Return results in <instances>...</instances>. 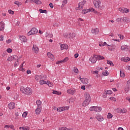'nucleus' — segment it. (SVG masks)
<instances>
[{"instance_id": "18", "label": "nucleus", "mask_w": 130, "mask_h": 130, "mask_svg": "<svg viewBox=\"0 0 130 130\" xmlns=\"http://www.w3.org/2000/svg\"><path fill=\"white\" fill-rule=\"evenodd\" d=\"M5 30V23L4 22H0V31Z\"/></svg>"}, {"instance_id": "15", "label": "nucleus", "mask_w": 130, "mask_h": 130, "mask_svg": "<svg viewBox=\"0 0 130 130\" xmlns=\"http://www.w3.org/2000/svg\"><path fill=\"white\" fill-rule=\"evenodd\" d=\"M19 39L21 41H22V42H27V38L24 36H19Z\"/></svg>"}, {"instance_id": "48", "label": "nucleus", "mask_w": 130, "mask_h": 130, "mask_svg": "<svg viewBox=\"0 0 130 130\" xmlns=\"http://www.w3.org/2000/svg\"><path fill=\"white\" fill-rule=\"evenodd\" d=\"M27 114H28V112H23V113L22 114V117H26Z\"/></svg>"}, {"instance_id": "31", "label": "nucleus", "mask_w": 130, "mask_h": 130, "mask_svg": "<svg viewBox=\"0 0 130 130\" xmlns=\"http://www.w3.org/2000/svg\"><path fill=\"white\" fill-rule=\"evenodd\" d=\"M107 63L108 64H110L111 66H112L113 67H114V64H113V62L110 60H107Z\"/></svg>"}, {"instance_id": "26", "label": "nucleus", "mask_w": 130, "mask_h": 130, "mask_svg": "<svg viewBox=\"0 0 130 130\" xmlns=\"http://www.w3.org/2000/svg\"><path fill=\"white\" fill-rule=\"evenodd\" d=\"M101 110H102V108H101V107H95V111L96 112H100Z\"/></svg>"}, {"instance_id": "4", "label": "nucleus", "mask_w": 130, "mask_h": 130, "mask_svg": "<svg viewBox=\"0 0 130 130\" xmlns=\"http://www.w3.org/2000/svg\"><path fill=\"white\" fill-rule=\"evenodd\" d=\"M69 107H60L57 109V111L60 112L61 111H64V110H69Z\"/></svg>"}, {"instance_id": "60", "label": "nucleus", "mask_w": 130, "mask_h": 130, "mask_svg": "<svg viewBox=\"0 0 130 130\" xmlns=\"http://www.w3.org/2000/svg\"><path fill=\"white\" fill-rule=\"evenodd\" d=\"M26 74H27V75H29V74H31V70H27V71H26Z\"/></svg>"}, {"instance_id": "47", "label": "nucleus", "mask_w": 130, "mask_h": 130, "mask_svg": "<svg viewBox=\"0 0 130 130\" xmlns=\"http://www.w3.org/2000/svg\"><path fill=\"white\" fill-rule=\"evenodd\" d=\"M89 12H94V13H97V11H95V9L94 8H90L88 9Z\"/></svg>"}, {"instance_id": "46", "label": "nucleus", "mask_w": 130, "mask_h": 130, "mask_svg": "<svg viewBox=\"0 0 130 130\" xmlns=\"http://www.w3.org/2000/svg\"><path fill=\"white\" fill-rule=\"evenodd\" d=\"M121 21L124 22H126V20H127V18L126 17L121 18Z\"/></svg>"}, {"instance_id": "64", "label": "nucleus", "mask_w": 130, "mask_h": 130, "mask_svg": "<svg viewBox=\"0 0 130 130\" xmlns=\"http://www.w3.org/2000/svg\"><path fill=\"white\" fill-rule=\"evenodd\" d=\"M30 128L28 126L24 127V130H29Z\"/></svg>"}, {"instance_id": "34", "label": "nucleus", "mask_w": 130, "mask_h": 130, "mask_svg": "<svg viewBox=\"0 0 130 130\" xmlns=\"http://www.w3.org/2000/svg\"><path fill=\"white\" fill-rule=\"evenodd\" d=\"M41 78V76H40L39 75H36L35 76V79L36 81H39V80H40Z\"/></svg>"}, {"instance_id": "55", "label": "nucleus", "mask_w": 130, "mask_h": 130, "mask_svg": "<svg viewBox=\"0 0 130 130\" xmlns=\"http://www.w3.org/2000/svg\"><path fill=\"white\" fill-rule=\"evenodd\" d=\"M8 13H9V14H11V15H14V11H13L12 10H9L8 11Z\"/></svg>"}, {"instance_id": "12", "label": "nucleus", "mask_w": 130, "mask_h": 130, "mask_svg": "<svg viewBox=\"0 0 130 130\" xmlns=\"http://www.w3.org/2000/svg\"><path fill=\"white\" fill-rule=\"evenodd\" d=\"M80 81L83 83V84H88V83H89V80L87 78H80Z\"/></svg>"}, {"instance_id": "27", "label": "nucleus", "mask_w": 130, "mask_h": 130, "mask_svg": "<svg viewBox=\"0 0 130 130\" xmlns=\"http://www.w3.org/2000/svg\"><path fill=\"white\" fill-rule=\"evenodd\" d=\"M96 119L97 120L99 121H103V117L101 116H99L98 115L97 117H96Z\"/></svg>"}, {"instance_id": "40", "label": "nucleus", "mask_w": 130, "mask_h": 130, "mask_svg": "<svg viewBox=\"0 0 130 130\" xmlns=\"http://www.w3.org/2000/svg\"><path fill=\"white\" fill-rule=\"evenodd\" d=\"M52 93L55 94L56 95H60V92L56 90H53Z\"/></svg>"}, {"instance_id": "30", "label": "nucleus", "mask_w": 130, "mask_h": 130, "mask_svg": "<svg viewBox=\"0 0 130 130\" xmlns=\"http://www.w3.org/2000/svg\"><path fill=\"white\" fill-rule=\"evenodd\" d=\"M39 11L40 13H44L45 14H47V11L46 10H43L42 9H40Z\"/></svg>"}, {"instance_id": "35", "label": "nucleus", "mask_w": 130, "mask_h": 130, "mask_svg": "<svg viewBox=\"0 0 130 130\" xmlns=\"http://www.w3.org/2000/svg\"><path fill=\"white\" fill-rule=\"evenodd\" d=\"M110 46L112 47V48H110L108 47L109 50H111V51L113 50V49H115V45H110Z\"/></svg>"}, {"instance_id": "9", "label": "nucleus", "mask_w": 130, "mask_h": 130, "mask_svg": "<svg viewBox=\"0 0 130 130\" xmlns=\"http://www.w3.org/2000/svg\"><path fill=\"white\" fill-rule=\"evenodd\" d=\"M84 96L85 98V100H87V101H91V96H90V94L88 92H85L84 93Z\"/></svg>"}, {"instance_id": "49", "label": "nucleus", "mask_w": 130, "mask_h": 130, "mask_svg": "<svg viewBox=\"0 0 130 130\" xmlns=\"http://www.w3.org/2000/svg\"><path fill=\"white\" fill-rule=\"evenodd\" d=\"M7 60L8 61H12V60H14L13 59V56H11L10 57H9L8 59Z\"/></svg>"}, {"instance_id": "7", "label": "nucleus", "mask_w": 130, "mask_h": 130, "mask_svg": "<svg viewBox=\"0 0 130 130\" xmlns=\"http://www.w3.org/2000/svg\"><path fill=\"white\" fill-rule=\"evenodd\" d=\"M101 5V2L100 1H95L94 2V5L96 9H99Z\"/></svg>"}, {"instance_id": "10", "label": "nucleus", "mask_w": 130, "mask_h": 130, "mask_svg": "<svg viewBox=\"0 0 130 130\" xmlns=\"http://www.w3.org/2000/svg\"><path fill=\"white\" fill-rule=\"evenodd\" d=\"M91 33L92 34H95V35L99 33V28H93L91 30Z\"/></svg>"}, {"instance_id": "63", "label": "nucleus", "mask_w": 130, "mask_h": 130, "mask_svg": "<svg viewBox=\"0 0 130 130\" xmlns=\"http://www.w3.org/2000/svg\"><path fill=\"white\" fill-rule=\"evenodd\" d=\"M117 22H121V18H117L116 19Z\"/></svg>"}, {"instance_id": "44", "label": "nucleus", "mask_w": 130, "mask_h": 130, "mask_svg": "<svg viewBox=\"0 0 130 130\" xmlns=\"http://www.w3.org/2000/svg\"><path fill=\"white\" fill-rule=\"evenodd\" d=\"M35 4H36L37 5H41V4H42V2H41L39 0H36V1L35 2Z\"/></svg>"}, {"instance_id": "21", "label": "nucleus", "mask_w": 130, "mask_h": 130, "mask_svg": "<svg viewBox=\"0 0 130 130\" xmlns=\"http://www.w3.org/2000/svg\"><path fill=\"white\" fill-rule=\"evenodd\" d=\"M41 109H42V108L38 107L35 110L36 114H40V112H41Z\"/></svg>"}, {"instance_id": "33", "label": "nucleus", "mask_w": 130, "mask_h": 130, "mask_svg": "<svg viewBox=\"0 0 130 130\" xmlns=\"http://www.w3.org/2000/svg\"><path fill=\"white\" fill-rule=\"evenodd\" d=\"M73 71L74 73H76V74H78V73H79V70H78V68L77 67H74L73 69Z\"/></svg>"}, {"instance_id": "57", "label": "nucleus", "mask_w": 130, "mask_h": 130, "mask_svg": "<svg viewBox=\"0 0 130 130\" xmlns=\"http://www.w3.org/2000/svg\"><path fill=\"white\" fill-rule=\"evenodd\" d=\"M69 36H70V35H68V34H65L64 35V37H65V38L69 39Z\"/></svg>"}, {"instance_id": "6", "label": "nucleus", "mask_w": 130, "mask_h": 130, "mask_svg": "<svg viewBox=\"0 0 130 130\" xmlns=\"http://www.w3.org/2000/svg\"><path fill=\"white\" fill-rule=\"evenodd\" d=\"M119 11H120L121 13H123V14H125L129 12V9L125 8H121L119 9Z\"/></svg>"}, {"instance_id": "16", "label": "nucleus", "mask_w": 130, "mask_h": 130, "mask_svg": "<svg viewBox=\"0 0 130 130\" xmlns=\"http://www.w3.org/2000/svg\"><path fill=\"white\" fill-rule=\"evenodd\" d=\"M121 60L122 61H125V62H128V61H130V58L128 57H124L121 58Z\"/></svg>"}, {"instance_id": "42", "label": "nucleus", "mask_w": 130, "mask_h": 130, "mask_svg": "<svg viewBox=\"0 0 130 130\" xmlns=\"http://www.w3.org/2000/svg\"><path fill=\"white\" fill-rule=\"evenodd\" d=\"M113 117V116L112 115L111 113H109L108 114V115H107V117L109 119H110V118H112V117Z\"/></svg>"}, {"instance_id": "32", "label": "nucleus", "mask_w": 130, "mask_h": 130, "mask_svg": "<svg viewBox=\"0 0 130 130\" xmlns=\"http://www.w3.org/2000/svg\"><path fill=\"white\" fill-rule=\"evenodd\" d=\"M59 130H73L72 128H68L66 127H62L61 128H59Z\"/></svg>"}, {"instance_id": "41", "label": "nucleus", "mask_w": 130, "mask_h": 130, "mask_svg": "<svg viewBox=\"0 0 130 130\" xmlns=\"http://www.w3.org/2000/svg\"><path fill=\"white\" fill-rule=\"evenodd\" d=\"M47 85H48L49 87H53V83L52 82L47 81Z\"/></svg>"}, {"instance_id": "50", "label": "nucleus", "mask_w": 130, "mask_h": 130, "mask_svg": "<svg viewBox=\"0 0 130 130\" xmlns=\"http://www.w3.org/2000/svg\"><path fill=\"white\" fill-rule=\"evenodd\" d=\"M120 112H121V113H125V112H126V109H122L120 110Z\"/></svg>"}, {"instance_id": "36", "label": "nucleus", "mask_w": 130, "mask_h": 130, "mask_svg": "<svg viewBox=\"0 0 130 130\" xmlns=\"http://www.w3.org/2000/svg\"><path fill=\"white\" fill-rule=\"evenodd\" d=\"M104 94H105L106 95H110V94H112V91H111V90L106 91V93H104Z\"/></svg>"}, {"instance_id": "56", "label": "nucleus", "mask_w": 130, "mask_h": 130, "mask_svg": "<svg viewBox=\"0 0 130 130\" xmlns=\"http://www.w3.org/2000/svg\"><path fill=\"white\" fill-rule=\"evenodd\" d=\"M18 61H19V60L17 59V62H15V63L14 64V67H17V66H18L19 64V63H18Z\"/></svg>"}, {"instance_id": "23", "label": "nucleus", "mask_w": 130, "mask_h": 130, "mask_svg": "<svg viewBox=\"0 0 130 130\" xmlns=\"http://www.w3.org/2000/svg\"><path fill=\"white\" fill-rule=\"evenodd\" d=\"M96 58L98 60H102V59H104L105 57L102 55H96Z\"/></svg>"}, {"instance_id": "13", "label": "nucleus", "mask_w": 130, "mask_h": 130, "mask_svg": "<svg viewBox=\"0 0 130 130\" xmlns=\"http://www.w3.org/2000/svg\"><path fill=\"white\" fill-rule=\"evenodd\" d=\"M130 89V80H128L127 82V87L125 88V92H127Z\"/></svg>"}, {"instance_id": "28", "label": "nucleus", "mask_w": 130, "mask_h": 130, "mask_svg": "<svg viewBox=\"0 0 130 130\" xmlns=\"http://www.w3.org/2000/svg\"><path fill=\"white\" fill-rule=\"evenodd\" d=\"M121 50H126V49H128V47L126 45H123L121 47Z\"/></svg>"}, {"instance_id": "52", "label": "nucleus", "mask_w": 130, "mask_h": 130, "mask_svg": "<svg viewBox=\"0 0 130 130\" xmlns=\"http://www.w3.org/2000/svg\"><path fill=\"white\" fill-rule=\"evenodd\" d=\"M63 62H67V61H68V60H69V57H66L64 59H63Z\"/></svg>"}, {"instance_id": "45", "label": "nucleus", "mask_w": 130, "mask_h": 130, "mask_svg": "<svg viewBox=\"0 0 130 130\" xmlns=\"http://www.w3.org/2000/svg\"><path fill=\"white\" fill-rule=\"evenodd\" d=\"M67 3H68V0H64V1L62 2V6L63 7H64V6H66V5H67Z\"/></svg>"}, {"instance_id": "19", "label": "nucleus", "mask_w": 130, "mask_h": 130, "mask_svg": "<svg viewBox=\"0 0 130 130\" xmlns=\"http://www.w3.org/2000/svg\"><path fill=\"white\" fill-rule=\"evenodd\" d=\"M8 108L9 109H14L15 108V103H10L8 104Z\"/></svg>"}, {"instance_id": "25", "label": "nucleus", "mask_w": 130, "mask_h": 130, "mask_svg": "<svg viewBox=\"0 0 130 130\" xmlns=\"http://www.w3.org/2000/svg\"><path fill=\"white\" fill-rule=\"evenodd\" d=\"M24 63H25V61L22 62L20 65V68L19 69V71H22V72H25V69H23V67H24Z\"/></svg>"}, {"instance_id": "61", "label": "nucleus", "mask_w": 130, "mask_h": 130, "mask_svg": "<svg viewBox=\"0 0 130 130\" xmlns=\"http://www.w3.org/2000/svg\"><path fill=\"white\" fill-rule=\"evenodd\" d=\"M118 36L120 38V39H123L124 38V37L123 36H121V35H118Z\"/></svg>"}, {"instance_id": "5", "label": "nucleus", "mask_w": 130, "mask_h": 130, "mask_svg": "<svg viewBox=\"0 0 130 130\" xmlns=\"http://www.w3.org/2000/svg\"><path fill=\"white\" fill-rule=\"evenodd\" d=\"M97 55H94L93 57H91L89 58L90 61L92 63H95L96 61H97Z\"/></svg>"}, {"instance_id": "43", "label": "nucleus", "mask_w": 130, "mask_h": 130, "mask_svg": "<svg viewBox=\"0 0 130 130\" xmlns=\"http://www.w3.org/2000/svg\"><path fill=\"white\" fill-rule=\"evenodd\" d=\"M103 76H108L109 75V73L107 70H106L105 72H103Z\"/></svg>"}, {"instance_id": "2", "label": "nucleus", "mask_w": 130, "mask_h": 130, "mask_svg": "<svg viewBox=\"0 0 130 130\" xmlns=\"http://www.w3.org/2000/svg\"><path fill=\"white\" fill-rule=\"evenodd\" d=\"M38 33V29L35 27H33L30 31H29L27 33L28 36H30V35H34V34H37Z\"/></svg>"}, {"instance_id": "62", "label": "nucleus", "mask_w": 130, "mask_h": 130, "mask_svg": "<svg viewBox=\"0 0 130 130\" xmlns=\"http://www.w3.org/2000/svg\"><path fill=\"white\" fill-rule=\"evenodd\" d=\"M49 6L50 8H51V9H52L53 8V4L52 3H51L49 4Z\"/></svg>"}, {"instance_id": "1", "label": "nucleus", "mask_w": 130, "mask_h": 130, "mask_svg": "<svg viewBox=\"0 0 130 130\" xmlns=\"http://www.w3.org/2000/svg\"><path fill=\"white\" fill-rule=\"evenodd\" d=\"M20 91L25 95H31L32 93H33V91L31 88L29 87L25 88L23 86L20 87Z\"/></svg>"}, {"instance_id": "24", "label": "nucleus", "mask_w": 130, "mask_h": 130, "mask_svg": "<svg viewBox=\"0 0 130 130\" xmlns=\"http://www.w3.org/2000/svg\"><path fill=\"white\" fill-rule=\"evenodd\" d=\"M76 37V34L75 33H72L69 34V38L70 39H73V38H75Z\"/></svg>"}, {"instance_id": "11", "label": "nucleus", "mask_w": 130, "mask_h": 130, "mask_svg": "<svg viewBox=\"0 0 130 130\" xmlns=\"http://www.w3.org/2000/svg\"><path fill=\"white\" fill-rule=\"evenodd\" d=\"M60 48L61 50H63V49H68V48H69V47L68 45L66 44H63L60 45Z\"/></svg>"}, {"instance_id": "8", "label": "nucleus", "mask_w": 130, "mask_h": 130, "mask_svg": "<svg viewBox=\"0 0 130 130\" xmlns=\"http://www.w3.org/2000/svg\"><path fill=\"white\" fill-rule=\"evenodd\" d=\"M32 50L35 53H38V52L39 51V49L36 45H34L32 48Z\"/></svg>"}, {"instance_id": "58", "label": "nucleus", "mask_w": 130, "mask_h": 130, "mask_svg": "<svg viewBox=\"0 0 130 130\" xmlns=\"http://www.w3.org/2000/svg\"><path fill=\"white\" fill-rule=\"evenodd\" d=\"M0 40H1V41H4V36H3V35L0 36Z\"/></svg>"}, {"instance_id": "37", "label": "nucleus", "mask_w": 130, "mask_h": 130, "mask_svg": "<svg viewBox=\"0 0 130 130\" xmlns=\"http://www.w3.org/2000/svg\"><path fill=\"white\" fill-rule=\"evenodd\" d=\"M40 83L41 85H44V84H46L47 85V82L43 80H40Z\"/></svg>"}, {"instance_id": "51", "label": "nucleus", "mask_w": 130, "mask_h": 130, "mask_svg": "<svg viewBox=\"0 0 130 130\" xmlns=\"http://www.w3.org/2000/svg\"><path fill=\"white\" fill-rule=\"evenodd\" d=\"M14 4L15 5H17L18 6V7H20V6H21V4H20V2H18V1H15L14 2Z\"/></svg>"}, {"instance_id": "38", "label": "nucleus", "mask_w": 130, "mask_h": 130, "mask_svg": "<svg viewBox=\"0 0 130 130\" xmlns=\"http://www.w3.org/2000/svg\"><path fill=\"white\" fill-rule=\"evenodd\" d=\"M89 12V10L88 9H84L82 11V14H83L84 15L87 14Z\"/></svg>"}, {"instance_id": "53", "label": "nucleus", "mask_w": 130, "mask_h": 130, "mask_svg": "<svg viewBox=\"0 0 130 130\" xmlns=\"http://www.w3.org/2000/svg\"><path fill=\"white\" fill-rule=\"evenodd\" d=\"M7 52H8V53H11V52H12V51H13V50L11 48H8L7 50Z\"/></svg>"}, {"instance_id": "17", "label": "nucleus", "mask_w": 130, "mask_h": 130, "mask_svg": "<svg viewBox=\"0 0 130 130\" xmlns=\"http://www.w3.org/2000/svg\"><path fill=\"white\" fill-rule=\"evenodd\" d=\"M91 102L90 101H87V100H85V101L83 103V106L84 107H86V106H87V105H89L90 104V103Z\"/></svg>"}, {"instance_id": "29", "label": "nucleus", "mask_w": 130, "mask_h": 130, "mask_svg": "<svg viewBox=\"0 0 130 130\" xmlns=\"http://www.w3.org/2000/svg\"><path fill=\"white\" fill-rule=\"evenodd\" d=\"M120 76L121 77V78H124V77H125V74H124V73L122 70L120 71Z\"/></svg>"}, {"instance_id": "39", "label": "nucleus", "mask_w": 130, "mask_h": 130, "mask_svg": "<svg viewBox=\"0 0 130 130\" xmlns=\"http://www.w3.org/2000/svg\"><path fill=\"white\" fill-rule=\"evenodd\" d=\"M95 108H96V106H92V107H90L89 108V110L90 111H95Z\"/></svg>"}, {"instance_id": "20", "label": "nucleus", "mask_w": 130, "mask_h": 130, "mask_svg": "<svg viewBox=\"0 0 130 130\" xmlns=\"http://www.w3.org/2000/svg\"><path fill=\"white\" fill-rule=\"evenodd\" d=\"M36 104H37V106H38V108H42V105H41V104H42V103L41 102L40 100H38L36 101Z\"/></svg>"}, {"instance_id": "59", "label": "nucleus", "mask_w": 130, "mask_h": 130, "mask_svg": "<svg viewBox=\"0 0 130 130\" xmlns=\"http://www.w3.org/2000/svg\"><path fill=\"white\" fill-rule=\"evenodd\" d=\"M110 99V100H113V101H116V99L114 97H111Z\"/></svg>"}, {"instance_id": "3", "label": "nucleus", "mask_w": 130, "mask_h": 130, "mask_svg": "<svg viewBox=\"0 0 130 130\" xmlns=\"http://www.w3.org/2000/svg\"><path fill=\"white\" fill-rule=\"evenodd\" d=\"M85 3H86V1H83V2L79 3L78 4V7L76 8V10H82V9H83L84 5H85Z\"/></svg>"}, {"instance_id": "14", "label": "nucleus", "mask_w": 130, "mask_h": 130, "mask_svg": "<svg viewBox=\"0 0 130 130\" xmlns=\"http://www.w3.org/2000/svg\"><path fill=\"white\" fill-rule=\"evenodd\" d=\"M47 55H48V57H49V58H50L51 60H54V56H53V54H52L51 53L48 52Z\"/></svg>"}, {"instance_id": "22", "label": "nucleus", "mask_w": 130, "mask_h": 130, "mask_svg": "<svg viewBox=\"0 0 130 130\" xmlns=\"http://www.w3.org/2000/svg\"><path fill=\"white\" fill-rule=\"evenodd\" d=\"M67 93L71 94V95H74V94H75V89H68Z\"/></svg>"}, {"instance_id": "54", "label": "nucleus", "mask_w": 130, "mask_h": 130, "mask_svg": "<svg viewBox=\"0 0 130 130\" xmlns=\"http://www.w3.org/2000/svg\"><path fill=\"white\" fill-rule=\"evenodd\" d=\"M11 42H12L11 39H9L6 41V43H7V44H10V43H11Z\"/></svg>"}]
</instances>
